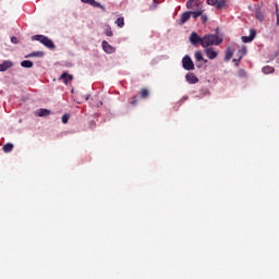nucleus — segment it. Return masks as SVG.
<instances>
[{
    "label": "nucleus",
    "mask_w": 279,
    "mask_h": 279,
    "mask_svg": "<svg viewBox=\"0 0 279 279\" xmlns=\"http://www.w3.org/2000/svg\"><path fill=\"white\" fill-rule=\"evenodd\" d=\"M222 40L217 35H205L202 40V47H213V45H221Z\"/></svg>",
    "instance_id": "f257e3e1"
},
{
    "label": "nucleus",
    "mask_w": 279,
    "mask_h": 279,
    "mask_svg": "<svg viewBox=\"0 0 279 279\" xmlns=\"http://www.w3.org/2000/svg\"><path fill=\"white\" fill-rule=\"evenodd\" d=\"M32 40H37V43H40L44 45V47H47V49H56V44H53V40L45 35H34Z\"/></svg>",
    "instance_id": "f03ea898"
},
{
    "label": "nucleus",
    "mask_w": 279,
    "mask_h": 279,
    "mask_svg": "<svg viewBox=\"0 0 279 279\" xmlns=\"http://www.w3.org/2000/svg\"><path fill=\"white\" fill-rule=\"evenodd\" d=\"M182 65L185 71H194L195 70V63H193V60L189 56H185L182 59Z\"/></svg>",
    "instance_id": "7ed1b4c3"
},
{
    "label": "nucleus",
    "mask_w": 279,
    "mask_h": 279,
    "mask_svg": "<svg viewBox=\"0 0 279 279\" xmlns=\"http://www.w3.org/2000/svg\"><path fill=\"white\" fill-rule=\"evenodd\" d=\"M207 5H214L218 10L226 8V0H207Z\"/></svg>",
    "instance_id": "20e7f679"
},
{
    "label": "nucleus",
    "mask_w": 279,
    "mask_h": 279,
    "mask_svg": "<svg viewBox=\"0 0 279 279\" xmlns=\"http://www.w3.org/2000/svg\"><path fill=\"white\" fill-rule=\"evenodd\" d=\"M204 40V37H199L197 33L193 32L190 36V43L194 46L202 45V41Z\"/></svg>",
    "instance_id": "39448f33"
},
{
    "label": "nucleus",
    "mask_w": 279,
    "mask_h": 279,
    "mask_svg": "<svg viewBox=\"0 0 279 279\" xmlns=\"http://www.w3.org/2000/svg\"><path fill=\"white\" fill-rule=\"evenodd\" d=\"M255 19L259 21V23H263L265 21V15L263 14L260 5L258 4H255Z\"/></svg>",
    "instance_id": "423d86ee"
},
{
    "label": "nucleus",
    "mask_w": 279,
    "mask_h": 279,
    "mask_svg": "<svg viewBox=\"0 0 279 279\" xmlns=\"http://www.w3.org/2000/svg\"><path fill=\"white\" fill-rule=\"evenodd\" d=\"M12 66H14V63H12V61H3L2 63H0V73L8 71V69H12Z\"/></svg>",
    "instance_id": "0eeeda50"
},
{
    "label": "nucleus",
    "mask_w": 279,
    "mask_h": 279,
    "mask_svg": "<svg viewBox=\"0 0 279 279\" xmlns=\"http://www.w3.org/2000/svg\"><path fill=\"white\" fill-rule=\"evenodd\" d=\"M185 78L189 84H197L199 82V78L191 72L185 75Z\"/></svg>",
    "instance_id": "6e6552de"
},
{
    "label": "nucleus",
    "mask_w": 279,
    "mask_h": 279,
    "mask_svg": "<svg viewBox=\"0 0 279 279\" xmlns=\"http://www.w3.org/2000/svg\"><path fill=\"white\" fill-rule=\"evenodd\" d=\"M82 3H88V5H93V8H99L100 10H106L101 3L95 1V0H81Z\"/></svg>",
    "instance_id": "1a4fd4ad"
},
{
    "label": "nucleus",
    "mask_w": 279,
    "mask_h": 279,
    "mask_svg": "<svg viewBox=\"0 0 279 279\" xmlns=\"http://www.w3.org/2000/svg\"><path fill=\"white\" fill-rule=\"evenodd\" d=\"M254 38H256V31L251 29L250 31V36H243L242 41L243 43H252V40H254Z\"/></svg>",
    "instance_id": "9d476101"
},
{
    "label": "nucleus",
    "mask_w": 279,
    "mask_h": 279,
    "mask_svg": "<svg viewBox=\"0 0 279 279\" xmlns=\"http://www.w3.org/2000/svg\"><path fill=\"white\" fill-rule=\"evenodd\" d=\"M205 53L209 60H215V58L219 56V53H217V51H215L213 48H207L205 50Z\"/></svg>",
    "instance_id": "9b49d317"
},
{
    "label": "nucleus",
    "mask_w": 279,
    "mask_h": 279,
    "mask_svg": "<svg viewBox=\"0 0 279 279\" xmlns=\"http://www.w3.org/2000/svg\"><path fill=\"white\" fill-rule=\"evenodd\" d=\"M102 49L106 53H114V47H112L108 41H102Z\"/></svg>",
    "instance_id": "f8f14e48"
},
{
    "label": "nucleus",
    "mask_w": 279,
    "mask_h": 279,
    "mask_svg": "<svg viewBox=\"0 0 279 279\" xmlns=\"http://www.w3.org/2000/svg\"><path fill=\"white\" fill-rule=\"evenodd\" d=\"M233 56H234V50L232 48L228 47L226 50L225 61L230 62V60H232Z\"/></svg>",
    "instance_id": "ddd939ff"
},
{
    "label": "nucleus",
    "mask_w": 279,
    "mask_h": 279,
    "mask_svg": "<svg viewBox=\"0 0 279 279\" xmlns=\"http://www.w3.org/2000/svg\"><path fill=\"white\" fill-rule=\"evenodd\" d=\"M190 19H191V12H190V11L183 13V14L181 15L179 25H184V23H186Z\"/></svg>",
    "instance_id": "4468645a"
},
{
    "label": "nucleus",
    "mask_w": 279,
    "mask_h": 279,
    "mask_svg": "<svg viewBox=\"0 0 279 279\" xmlns=\"http://www.w3.org/2000/svg\"><path fill=\"white\" fill-rule=\"evenodd\" d=\"M194 58H195V60H197V62H204L205 64L208 62V60L204 59L202 51H196L194 53Z\"/></svg>",
    "instance_id": "2eb2a0df"
},
{
    "label": "nucleus",
    "mask_w": 279,
    "mask_h": 279,
    "mask_svg": "<svg viewBox=\"0 0 279 279\" xmlns=\"http://www.w3.org/2000/svg\"><path fill=\"white\" fill-rule=\"evenodd\" d=\"M61 80H63L64 84H69V82L73 81V75L64 72L61 74Z\"/></svg>",
    "instance_id": "dca6fc26"
},
{
    "label": "nucleus",
    "mask_w": 279,
    "mask_h": 279,
    "mask_svg": "<svg viewBox=\"0 0 279 279\" xmlns=\"http://www.w3.org/2000/svg\"><path fill=\"white\" fill-rule=\"evenodd\" d=\"M44 56H45V52L35 51V52H31L29 54H27L26 58H43Z\"/></svg>",
    "instance_id": "f3484780"
},
{
    "label": "nucleus",
    "mask_w": 279,
    "mask_h": 279,
    "mask_svg": "<svg viewBox=\"0 0 279 279\" xmlns=\"http://www.w3.org/2000/svg\"><path fill=\"white\" fill-rule=\"evenodd\" d=\"M140 97L142 99H147L149 97V89L148 88H142L140 90Z\"/></svg>",
    "instance_id": "a211bd4d"
},
{
    "label": "nucleus",
    "mask_w": 279,
    "mask_h": 279,
    "mask_svg": "<svg viewBox=\"0 0 279 279\" xmlns=\"http://www.w3.org/2000/svg\"><path fill=\"white\" fill-rule=\"evenodd\" d=\"M21 66H23V69H32V66H34V62L29 60H24L21 62Z\"/></svg>",
    "instance_id": "6ab92c4d"
},
{
    "label": "nucleus",
    "mask_w": 279,
    "mask_h": 279,
    "mask_svg": "<svg viewBox=\"0 0 279 279\" xmlns=\"http://www.w3.org/2000/svg\"><path fill=\"white\" fill-rule=\"evenodd\" d=\"M2 149H3L4 154H10V151H12L14 149V145L11 143H8L2 147Z\"/></svg>",
    "instance_id": "aec40b11"
},
{
    "label": "nucleus",
    "mask_w": 279,
    "mask_h": 279,
    "mask_svg": "<svg viewBox=\"0 0 279 279\" xmlns=\"http://www.w3.org/2000/svg\"><path fill=\"white\" fill-rule=\"evenodd\" d=\"M49 114H51V111L48 109H39L37 112L38 117H49Z\"/></svg>",
    "instance_id": "412c9836"
},
{
    "label": "nucleus",
    "mask_w": 279,
    "mask_h": 279,
    "mask_svg": "<svg viewBox=\"0 0 279 279\" xmlns=\"http://www.w3.org/2000/svg\"><path fill=\"white\" fill-rule=\"evenodd\" d=\"M263 73H265V75H269V73H274V68L272 66H269V65H266L262 69Z\"/></svg>",
    "instance_id": "4be33fe9"
},
{
    "label": "nucleus",
    "mask_w": 279,
    "mask_h": 279,
    "mask_svg": "<svg viewBox=\"0 0 279 279\" xmlns=\"http://www.w3.org/2000/svg\"><path fill=\"white\" fill-rule=\"evenodd\" d=\"M116 24L118 27H123V25H125V20L123 17H118Z\"/></svg>",
    "instance_id": "5701e85b"
},
{
    "label": "nucleus",
    "mask_w": 279,
    "mask_h": 279,
    "mask_svg": "<svg viewBox=\"0 0 279 279\" xmlns=\"http://www.w3.org/2000/svg\"><path fill=\"white\" fill-rule=\"evenodd\" d=\"M192 14L193 19H197L198 16H202L203 11H190V15Z\"/></svg>",
    "instance_id": "b1692460"
},
{
    "label": "nucleus",
    "mask_w": 279,
    "mask_h": 279,
    "mask_svg": "<svg viewBox=\"0 0 279 279\" xmlns=\"http://www.w3.org/2000/svg\"><path fill=\"white\" fill-rule=\"evenodd\" d=\"M105 34H106V36H109V37L114 36V34L112 33V27H110V26L106 27Z\"/></svg>",
    "instance_id": "393cba45"
},
{
    "label": "nucleus",
    "mask_w": 279,
    "mask_h": 279,
    "mask_svg": "<svg viewBox=\"0 0 279 279\" xmlns=\"http://www.w3.org/2000/svg\"><path fill=\"white\" fill-rule=\"evenodd\" d=\"M193 3H195V0H189V1L186 2V8H187V10H193Z\"/></svg>",
    "instance_id": "a878e982"
},
{
    "label": "nucleus",
    "mask_w": 279,
    "mask_h": 279,
    "mask_svg": "<svg viewBox=\"0 0 279 279\" xmlns=\"http://www.w3.org/2000/svg\"><path fill=\"white\" fill-rule=\"evenodd\" d=\"M69 119H70L69 114H63L61 121L62 123H69Z\"/></svg>",
    "instance_id": "bb28decb"
},
{
    "label": "nucleus",
    "mask_w": 279,
    "mask_h": 279,
    "mask_svg": "<svg viewBox=\"0 0 279 279\" xmlns=\"http://www.w3.org/2000/svg\"><path fill=\"white\" fill-rule=\"evenodd\" d=\"M136 104H137V98L136 96H134L131 98V106H136Z\"/></svg>",
    "instance_id": "cd10ccee"
},
{
    "label": "nucleus",
    "mask_w": 279,
    "mask_h": 279,
    "mask_svg": "<svg viewBox=\"0 0 279 279\" xmlns=\"http://www.w3.org/2000/svg\"><path fill=\"white\" fill-rule=\"evenodd\" d=\"M203 23H206L208 21V17L206 15H201Z\"/></svg>",
    "instance_id": "c85d7f7f"
},
{
    "label": "nucleus",
    "mask_w": 279,
    "mask_h": 279,
    "mask_svg": "<svg viewBox=\"0 0 279 279\" xmlns=\"http://www.w3.org/2000/svg\"><path fill=\"white\" fill-rule=\"evenodd\" d=\"M11 43H13L14 45H16V43H17L16 37H12V38H11Z\"/></svg>",
    "instance_id": "c756f323"
},
{
    "label": "nucleus",
    "mask_w": 279,
    "mask_h": 279,
    "mask_svg": "<svg viewBox=\"0 0 279 279\" xmlns=\"http://www.w3.org/2000/svg\"><path fill=\"white\" fill-rule=\"evenodd\" d=\"M233 62H235L236 63V65H239V62H241V58L240 59H233Z\"/></svg>",
    "instance_id": "7c9ffc66"
},
{
    "label": "nucleus",
    "mask_w": 279,
    "mask_h": 279,
    "mask_svg": "<svg viewBox=\"0 0 279 279\" xmlns=\"http://www.w3.org/2000/svg\"><path fill=\"white\" fill-rule=\"evenodd\" d=\"M242 51H243V53H246L247 50L245 48H243Z\"/></svg>",
    "instance_id": "2f4dec72"
},
{
    "label": "nucleus",
    "mask_w": 279,
    "mask_h": 279,
    "mask_svg": "<svg viewBox=\"0 0 279 279\" xmlns=\"http://www.w3.org/2000/svg\"><path fill=\"white\" fill-rule=\"evenodd\" d=\"M277 19H279V12H278V9H277Z\"/></svg>",
    "instance_id": "473e14b6"
},
{
    "label": "nucleus",
    "mask_w": 279,
    "mask_h": 279,
    "mask_svg": "<svg viewBox=\"0 0 279 279\" xmlns=\"http://www.w3.org/2000/svg\"><path fill=\"white\" fill-rule=\"evenodd\" d=\"M277 25H279V19L277 17V23H276Z\"/></svg>",
    "instance_id": "72a5a7b5"
}]
</instances>
